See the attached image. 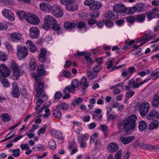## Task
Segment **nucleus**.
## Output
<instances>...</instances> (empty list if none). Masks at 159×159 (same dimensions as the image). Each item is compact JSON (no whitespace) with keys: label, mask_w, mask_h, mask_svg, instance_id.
<instances>
[{"label":"nucleus","mask_w":159,"mask_h":159,"mask_svg":"<svg viewBox=\"0 0 159 159\" xmlns=\"http://www.w3.org/2000/svg\"><path fill=\"white\" fill-rule=\"evenodd\" d=\"M137 118L135 114L132 115L123 120L122 123L123 129L127 133L130 130H132L136 126V121Z\"/></svg>","instance_id":"obj_1"},{"label":"nucleus","mask_w":159,"mask_h":159,"mask_svg":"<svg viewBox=\"0 0 159 159\" xmlns=\"http://www.w3.org/2000/svg\"><path fill=\"white\" fill-rule=\"evenodd\" d=\"M32 76L36 82V83L35 84V85H36V97H39L43 91L44 85L43 83L41 82L42 80L40 77L39 76H37V75L35 73H32Z\"/></svg>","instance_id":"obj_2"},{"label":"nucleus","mask_w":159,"mask_h":159,"mask_svg":"<svg viewBox=\"0 0 159 159\" xmlns=\"http://www.w3.org/2000/svg\"><path fill=\"white\" fill-rule=\"evenodd\" d=\"M11 68L13 70L12 79L14 80H17L19 76L23 74L24 71L22 68L21 66H19L15 62H12Z\"/></svg>","instance_id":"obj_3"},{"label":"nucleus","mask_w":159,"mask_h":159,"mask_svg":"<svg viewBox=\"0 0 159 159\" xmlns=\"http://www.w3.org/2000/svg\"><path fill=\"white\" fill-rule=\"evenodd\" d=\"M44 24L42 27L45 30H48L57 23V20L54 18L51 15H46L44 18Z\"/></svg>","instance_id":"obj_4"},{"label":"nucleus","mask_w":159,"mask_h":159,"mask_svg":"<svg viewBox=\"0 0 159 159\" xmlns=\"http://www.w3.org/2000/svg\"><path fill=\"white\" fill-rule=\"evenodd\" d=\"M137 107L139 110V112L142 116H144L148 111L150 108V105L147 102L138 103Z\"/></svg>","instance_id":"obj_5"},{"label":"nucleus","mask_w":159,"mask_h":159,"mask_svg":"<svg viewBox=\"0 0 159 159\" xmlns=\"http://www.w3.org/2000/svg\"><path fill=\"white\" fill-rule=\"evenodd\" d=\"M25 20L29 23L35 25H38L40 21L39 19L37 16L32 13L27 14Z\"/></svg>","instance_id":"obj_6"},{"label":"nucleus","mask_w":159,"mask_h":159,"mask_svg":"<svg viewBox=\"0 0 159 159\" xmlns=\"http://www.w3.org/2000/svg\"><path fill=\"white\" fill-rule=\"evenodd\" d=\"M17 51V56L20 60L25 58L28 54V50L25 46L18 47Z\"/></svg>","instance_id":"obj_7"},{"label":"nucleus","mask_w":159,"mask_h":159,"mask_svg":"<svg viewBox=\"0 0 159 159\" xmlns=\"http://www.w3.org/2000/svg\"><path fill=\"white\" fill-rule=\"evenodd\" d=\"M2 15L8 20L13 21L15 19L14 14L11 10L6 8L3 9L2 11Z\"/></svg>","instance_id":"obj_8"},{"label":"nucleus","mask_w":159,"mask_h":159,"mask_svg":"<svg viewBox=\"0 0 159 159\" xmlns=\"http://www.w3.org/2000/svg\"><path fill=\"white\" fill-rule=\"evenodd\" d=\"M10 73L8 67L4 64L0 65V75L2 76L7 77L9 76Z\"/></svg>","instance_id":"obj_9"},{"label":"nucleus","mask_w":159,"mask_h":159,"mask_svg":"<svg viewBox=\"0 0 159 159\" xmlns=\"http://www.w3.org/2000/svg\"><path fill=\"white\" fill-rule=\"evenodd\" d=\"M39 7L43 11L46 12H50L52 11L53 7L50 4L44 2L40 3Z\"/></svg>","instance_id":"obj_10"},{"label":"nucleus","mask_w":159,"mask_h":159,"mask_svg":"<svg viewBox=\"0 0 159 159\" xmlns=\"http://www.w3.org/2000/svg\"><path fill=\"white\" fill-rule=\"evenodd\" d=\"M52 13L56 17L59 18L63 16V12L58 6L54 5L52 11Z\"/></svg>","instance_id":"obj_11"},{"label":"nucleus","mask_w":159,"mask_h":159,"mask_svg":"<svg viewBox=\"0 0 159 159\" xmlns=\"http://www.w3.org/2000/svg\"><path fill=\"white\" fill-rule=\"evenodd\" d=\"M113 11L117 13H126V8L121 4H115L113 6Z\"/></svg>","instance_id":"obj_12"},{"label":"nucleus","mask_w":159,"mask_h":159,"mask_svg":"<svg viewBox=\"0 0 159 159\" xmlns=\"http://www.w3.org/2000/svg\"><path fill=\"white\" fill-rule=\"evenodd\" d=\"M22 35L16 32L12 33L10 35L11 40L13 42H18L22 39Z\"/></svg>","instance_id":"obj_13"},{"label":"nucleus","mask_w":159,"mask_h":159,"mask_svg":"<svg viewBox=\"0 0 159 159\" xmlns=\"http://www.w3.org/2000/svg\"><path fill=\"white\" fill-rule=\"evenodd\" d=\"M147 119L149 120H152L156 118H159V114L158 112L155 110H151L149 113L146 116Z\"/></svg>","instance_id":"obj_14"},{"label":"nucleus","mask_w":159,"mask_h":159,"mask_svg":"<svg viewBox=\"0 0 159 159\" xmlns=\"http://www.w3.org/2000/svg\"><path fill=\"white\" fill-rule=\"evenodd\" d=\"M12 87L11 93L15 97H18L20 94L19 90L18 87L17 83L16 82H13L12 84Z\"/></svg>","instance_id":"obj_15"},{"label":"nucleus","mask_w":159,"mask_h":159,"mask_svg":"<svg viewBox=\"0 0 159 159\" xmlns=\"http://www.w3.org/2000/svg\"><path fill=\"white\" fill-rule=\"evenodd\" d=\"M107 149L111 153L116 152L119 148L118 144L115 142L110 143L107 146Z\"/></svg>","instance_id":"obj_16"},{"label":"nucleus","mask_w":159,"mask_h":159,"mask_svg":"<svg viewBox=\"0 0 159 159\" xmlns=\"http://www.w3.org/2000/svg\"><path fill=\"white\" fill-rule=\"evenodd\" d=\"M39 31L37 27H32L30 29V37L32 38H36L38 37Z\"/></svg>","instance_id":"obj_17"},{"label":"nucleus","mask_w":159,"mask_h":159,"mask_svg":"<svg viewBox=\"0 0 159 159\" xmlns=\"http://www.w3.org/2000/svg\"><path fill=\"white\" fill-rule=\"evenodd\" d=\"M26 44L27 47L29 48L30 52L34 53L36 52L37 50V48L31 41L27 40L26 42Z\"/></svg>","instance_id":"obj_18"},{"label":"nucleus","mask_w":159,"mask_h":159,"mask_svg":"<svg viewBox=\"0 0 159 159\" xmlns=\"http://www.w3.org/2000/svg\"><path fill=\"white\" fill-rule=\"evenodd\" d=\"M135 138L134 136H128L126 137H120V141L123 144H126L129 143Z\"/></svg>","instance_id":"obj_19"},{"label":"nucleus","mask_w":159,"mask_h":159,"mask_svg":"<svg viewBox=\"0 0 159 159\" xmlns=\"http://www.w3.org/2000/svg\"><path fill=\"white\" fill-rule=\"evenodd\" d=\"M80 83L76 79H74L71 82L70 86H69L72 92V93H74L75 91V89L78 87Z\"/></svg>","instance_id":"obj_20"},{"label":"nucleus","mask_w":159,"mask_h":159,"mask_svg":"<svg viewBox=\"0 0 159 159\" xmlns=\"http://www.w3.org/2000/svg\"><path fill=\"white\" fill-rule=\"evenodd\" d=\"M51 27L53 30L57 32V34H60L63 33V29L57 23L54 24Z\"/></svg>","instance_id":"obj_21"},{"label":"nucleus","mask_w":159,"mask_h":159,"mask_svg":"<svg viewBox=\"0 0 159 159\" xmlns=\"http://www.w3.org/2000/svg\"><path fill=\"white\" fill-rule=\"evenodd\" d=\"M40 67H42V68H38L37 70V73H36L37 75V76H39L40 77V76L46 75L48 74L44 70L43 65H41Z\"/></svg>","instance_id":"obj_22"},{"label":"nucleus","mask_w":159,"mask_h":159,"mask_svg":"<svg viewBox=\"0 0 159 159\" xmlns=\"http://www.w3.org/2000/svg\"><path fill=\"white\" fill-rule=\"evenodd\" d=\"M102 5L101 2L94 1L92 4L90 6V8L93 10H97L102 7Z\"/></svg>","instance_id":"obj_23"},{"label":"nucleus","mask_w":159,"mask_h":159,"mask_svg":"<svg viewBox=\"0 0 159 159\" xmlns=\"http://www.w3.org/2000/svg\"><path fill=\"white\" fill-rule=\"evenodd\" d=\"M50 133L52 136L56 138L61 139L62 138V134L61 132L52 130L50 131Z\"/></svg>","instance_id":"obj_24"},{"label":"nucleus","mask_w":159,"mask_h":159,"mask_svg":"<svg viewBox=\"0 0 159 159\" xmlns=\"http://www.w3.org/2000/svg\"><path fill=\"white\" fill-rule=\"evenodd\" d=\"M68 4L66 6V10L69 11H74L77 10L78 9V6L77 4Z\"/></svg>","instance_id":"obj_25"},{"label":"nucleus","mask_w":159,"mask_h":159,"mask_svg":"<svg viewBox=\"0 0 159 159\" xmlns=\"http://www.w3.org/2000/svg\"><path fill=\"white\" fill-rule=\"evenodd\" d=\"M80 84L81 85H83L82 87L83 90L86 89L89 86V84L87 82L86 79L84 77L81 79Z\"/></svg>","instance_id":"obj_26"},{"label":"nucleus","mask_w":159,"mask_h":159,"mask_svg":"<svg viewBox=\"0 0 159 159\" xmlns=\"http://www.w3.org/2000/svg\"><path fill=\"white\" fill-rule=\"evenodd\" d=\"M147 127V124L144 120H141L139 122V128L140 131L145 130Z\"/></svg>","instance_id":"obj_27"},{"label":"nucleus","mask_w":159,"mask_h":159,"mask_svg":"<svg viewBox=\"0 0 159 159\" xmlns=\"http://www.w3.org/2000/svg\"><path fill=\"white\" fill-rule=\"evenodd\" d=\"M69 107L68 105L66 102H63L59 104L56 106V108L63 111L67 110Z\"/></svg>","instance_id":"obj_28"},{"label":"nucleus","mask_w":159,"mask_h":159,"mask_svg":"<svg viewBox=\"0 0 159 159\" xmlns=\"http://www.w3.org/2000/svg\"><path fill=\"white\" fill-rule=\"evenodd\" d=\"M101 113L102 110L101 109L98 108L96 109L93 112L92 116L93 118L95 119L98 116H99V118H101L102 116Z\"/></svg>","instance_id":"obj_29"},{"label":"nucleus","mask_w":159,"mask_h":159,"mask_svg":"<svg viewBox=\"0 0 159 159\" xmlns=\"http://www.w3.org/2000/svg\"><path fill=\"white\" fill-rule=\"evenodd\" d=\"M71 91L69 86L66 87L64 90V93L65 95L63 97V99H66L69 98L70 97V95L69 94V93H72Z\"/></svg>","instance_id":"obj_30"},{"label":"nucleus","mask_w":159,"mask_h":159,"mask_svg":"<svg viewBox=\"0 0 159 159\" xmlns=\"http://www.w3.org/2000/svg\"><path fill=\"white\" fill-rule=\"evenodd\" d=\"M64 25L65 29L71 30L75 27V24L74 22H68L65 23Z\"/></svg>","instance_id":"obj_31"},{"label":"nucleus","mask_w":159,"mask_h":159,"mask_svg":"<svg viewBox=\"0 0 159 159\" xmlns=\"http://www.w3.org/2000/svg\"><path fill=\"white\" fill-rule=\"evenodd\" d=\"M158 12V10L157 9H154L152 12H150L148 13L147 17L149 19L151 20L155 18Z\"/></svg>","instance_id":"obj_32"},{"label":"nucleus","mask_w":159,"mask_h":159,"mask_svg":"<svg viewBox=\"0 0 159 159\" xmlns=\"http://www.w3.org/2000/svg\"><path fill=\"white\" fill-rule=\"evenodd\" d=\"M152 103V106L154 107H157L159 105V96L158 95H155Z\"/></svg>","instance_id":"obj_33"},{"label":"nucleus","mask_w":159,"mask_h":159,"mask_svg":"<svg viewBox=\"0 0 159 159\" xmlns=\"http://www.w3.org/2000/svg\"><path fill=\"white\" fill-rule=\"evenodd\" d=\"M135 11H137L136 7H133L126 8V13L127 14H133Z\"/></svg>","instance_id":"obj_34"},{"label":"nucleus","mask_w":159,"mask_h":159,"mask_svg":"<svg viewBox=\"0 0 159 159\" xmlns=\"http://www.w3.org/2000/svg\"><path fill=\"white\" fill-rule=\"evenodd\" d=\"M8 59L7 55L4 52L0 51V61L4 62Z\"/></svg>","instance_id":"obj_35"},{"label":"nucleus","mask_w":159,"mask_h":159,"mask_svg":"<svg viewBox=\"0 0 159 159\" xmlns=\"http://www.w3.org/2000/svg\"><path fill=\"white\" fill-rule=\"evenodd\" d=\"M141 45V44H140L139 46H137L135 45H134L133 46L136 49L133 51L132 54L134 55L139 54L142 51L141 48H139V46Z\"/></svg>","instance_id":"obj_36"},{"label":"nucleus","mask_w":159,"mask_h":159,"mask_svg":"<svg viewBox=\"0 0 159 159\" xmlns=\"http://www.w3.org/2000/svg\"><path fill=\"white\" fill-rule=\"evenodd\" d=\"M145 17L146 16L144 14H141L136 17V20L139 22H142L145 20Z\"/></svg>","instance_id":"obj_37"},{"label":"nucleus","mask_w":159,"mask_h":159,"mask_svg":"<svg viewBox=\"0 0 159 159\" xmlns=\"http://www.w3.org/2000/svg\"><path fill=\"white\" fill-rule=\"evenodd\" d=\"M105 17L108 19H114L117 17L112 12H108L105 15Z\"/></svg>","instance_id":"obj_38"},{"label":"nucleus","mask_w":159,"mask_h":159,"mask_svg":"<svg viewBox=\"0 0 159 159\" xmlns=\"http://www.w3.org/2000/svg\"><path fill=\"white\" fill-rule=\"evenodd\" d=\"M37 65L35 59L34 58H32L30 63V68L32 70H34L35 68Z\"/></svg>","instance_id":"obj_39"},{"label":"nucleus","mask_w":159,"mask_h":159,"mask_svg":"<svg viewBox=\"0 0 159 159\" xmlns=\"http://www.w3.org/2000/svg\"><path fill=\"white\" fill-rule=\"evenodd\" d=\"M159 125V122L158 120H155L151 123L149 125V129L152 130L156 129Z\"/></svg>","instance_id":"obj_40"},{"label":"nucleus","mask_w":159,"mask_h":159,"mask_svg":"<svg viewBox=\"0 0 159 159\" xmlns=\"http://www.w3.org/2000/svg\"><path fill=\"white\" fill-rule=\"evenodd\" d=\"M59 109L54 110L53 112V114L54 117L57 119H60L61 116V113Z\"/></svg>","instance_id":"obj_41"},{"label":"nucleus","mask_w":159,"mask_h":159,"mask_svg":"<svg viewBox=\"0 0 159 159\" xmlns=\"http://www.w3.org/2000/svg\"><path fill=\"white\" fill-rule=\"evenodd\" d=\"M0 79L4 87L7 88L9 86L10 84L7 79L1 77L0 78Z\"/></svg>","instance_id":"obj_42"},{"label":"nucleus","mask_w":159,"mask_h":159,"mask_svg":"<svg viewBox=\"0 0 159 159\" xmlns=\"http://www.w3.org/2000/svg\"><path fill=\"white\" fill-rule=\"evenodd\" d=\"M115 60L114 58L109 59L106 62V65L107 66V68L110 69L114 65Z\"/></svg>","instance_id":"obj_43"},{"label":"nucleus","mask_w":159,"mask_h":159,"mask_svg":"<svg viewBox=\"0 0 159 159\" xmlns=\"http://www.w3.org/2000/svg\"><path fill=\"white\" fill-rule=\"evenodd\" d=\"M89 137L88 134H82L78 138V141H85L87 140Z\"/></svg>","instance_id":"obj_44"},{"label":"nucleus","mask_w":159,"mask_h":159,"mask_svg":"<svg viewBox=\"0 0 159 159\" xmlns=\"http://www.w3.org/2000/svg\"><path fill=\"white\" fill-rule=\"evenodd\" d=\"M152 37H153L152 35H145L142 38L141 41L143 43H145L152 38Z\"/></svg>","instance_id":"obj_45"},{"label":"nucleus","mask_w":159,"mask_h":159,"mask_svg":"<svg viewBox=\"0 0 159 159\" xmlns=\"http://www.w3.org/2000/svg\"><path fill=\"white\" fill-rule=\"evenodd\" d=\"M83 99L79 98L75 99L74 101L72 102L71 104L73 106H77L80 105L83 101Z\"/></svg>","instance_id":"obj_46"},{"label":"nucleus","mask_w":159,"mask_h":159,"mask_svg":"<svg viewBox=\"0 0 159 159\" xmlns=\"http://www.w3.org/2000/svg\"><path fill=\"white\" fill-rule=\"evenodd\" d=\"M47 129V125H45L42 127L38 131V134L39 137H40L42 135L44 134L46 132Z\"/></svg>","instance_id":"obj_47"},{"label":"nucleus","mask_w":159,"mask_h":159,"mask_svg":"<svg viewBox=\"0 0 159 159\" xmlns=\"http://www.w3.org/2000/svg\"><path fill=\"white\" fill-rule=\"evenodd\" d=\"M26 15L27 14H26L25 12L22 11H19L17 13V15L20 20H22L24 18L25 20Z\"/></svg>","instance_id":"obj_48"},{"label":"nucleus","mask_w":159,"mask_h":159,"mask_svg":"<svg viewBox=\"0 0 159 159\" xmlns=\"http://www.w3.org/2000/svg\"><path fill=\"white\" fill-rule=\"evenodd\" d=\"M2 119L3 121L5 122L10 121L11 118L8 114L5 113L2 114Z\"/></svg>","instance_id":"obj_49"},{"label":"nucleus","mask_w":159,"mask_h":159,"mask_svg":"<svg viewBox=\"0 0 159 159\" xmlns=\"http://www.w3.org/2000/svg\"><path fill=\"white\" fill-rule=\"evenodd\" d=\"M49 146L52 149H55L56 147V143L53 140H51L49 142Z\"/></svg>","instance_id":"obj_50"},{"label":"nucleus","mask_w":159,"mask_h":159,"mask_svg":"<svg viewBox=\"0 0 159 159\" xmlns=\"http://www.w3.org/2000/svg\"><path fill=\"white\" fill-rule=\"evenodd\" d=\"M127 70L128 72L129 77L127 79H129L131 75L135 71V68L134 67H131L129 68Z\"/></svg>","instance_id":"obj_51"},{"label":"nucleus","mask_w":159,"mask_h":159,"mask_svg":"<svg viewBox=\"0 0 159 159\" xmlns=\"http://www.w3.org/2000/svg\"><path fill=\"white\" fill-rule=\"evenodd\" d=\"M122 150L120 149L117 151L115 155V159H121L122 156Z\"/></svg>","instance_id":"obj_52"},{"label":"nucleus","mask_w":159,"mask_h":159,"mask_svg":"<svg viewBox=\"0 0 159 159\" xmlns=\"http://www.w3.org/2000/svg\"><path fill=\"white\" fill-rule=\"evenodd\" d=\"M20 155V150L19 148H16L13 149L12 155L15 157H17Z\"/></svg>","instance_id":"obj_53"},{"label":"nucleus","mask_w":159,"mask_h":159,"mask_svg":"<svg viewBox=\"0 0 159 159\" xmlns=\"http://www.w3.org/2000/svg\"><path fill=\"white\" fill-rule=\"evenodd\" d=\"M133 80H130L129 81L128 85L125 86V89L127 90H129L130 89L133 88Z\"/></svg>","instance_id":"obj_54"},{"label":"nucleus","mask_w":159,"mask_h":159,"mask_svg":"<svg viewBox=\"0 0 159 159\" xmlns=\"http://www.w3.org/2000/svg\"><path fill=\"white\" fill-rule=\"evenodd\" d=\"M78 28L79 29H82L86 27V25L84 22H79L76 24Z\"/></svg>","instance_id":"obj_55"},{"label":"nucleus","mask_w":159,"mask_h":159,"mask_svg":"<svg viewBox=\"0 0 159 159\" xmlns=\"http://www.w3.org/2000/svg\"><path fill=\"white\" fill-rule=\"evenodd\" d=\"M60 2L61 4L66 5V6L72 2L70 0H60Z\"/></svg>","instance_id":"obj_56"},{"label":"nucleus","mask_w":159,"mask_h":159,"mask_svg":"<svg viewBox=\"0 0 159 159\" xmlns=\"http://www.w3.org/2000/svg\"><path fill=\"white\" fill-rule=\"evenodd\" d=\"M127 21L129 23H133L135 20V17L133 16H129L126 18Z\"/></svg>","instance_id":"obj_57"},{"label":"nucleus","mask_w":159,"mask_h":159,"mask_svg":"<svg viewBox=\"0 0 159 159\" xmlns=\"http://www.w3.org/2000/svg\"><path fill=\"white\" fill-rule=\"evenodd\" d=\"M85 54V53L83 52H80L78 51L77 53H75L73 55V57L77 59L78 58V56H82L84 55Z\"/></svg>","instance_id":"obj_58"},{"label":"nucleus","mask_w":159,"mask_h":159,"mask_svg":"<svg viewBox=\"0 0 159 159\" xmlns=\"http://www.w3.org/2000/svg\"><path fill=\"white\" fill-rule=\"evenodd\" d=\"M98 136V134L97 133H95L93 134L91 137L90 142H95V141L96 140Z\"/></svg>","instance_id":"obj_59"},{"label":"nucleus","mask_w":159,"mask_h":159,"mask_svg":"<svg viewBox=\"0 0 159 159\" xmlns=\"http://www.w3.org/2000/svg\"><path fill=\"white\" fill-rule=\"evenodd\" d=\"M20 147L22 150H28L30 149V147L27 144L22 143L20 145Z\"/></svg>","instance_id":"obj_60"},{"label":"nucleus","mask_w":159,"mask_h":159,"mask_svg":"<svg viewBox=\"0 0 159 159\" xmlns=\"http://www.w3.org/2000/svg\"><path fill=\"white\" fill-rule=\"evenodd\" d=\"M101 130L103 132L107 131L108 129L107 125L104 124L101 125H100Z\"/></svg>","instance_id":"obj_61"},{"label":"nucleus","mask_w":159,"mask_h":159,"mask_svg":"<svg viewBox=\"0 0 159 159\" xmlns=\"http://www.w3.org/2000/svg\"><path fill=\"white\" fill-rule=\"evenodd\" d=\"M99 12L96 11L94 12H92L90 14V16L92 18H96L98 17L99 16Z\"/></svg>","instance_id":"obj_62"},{"label":"nucleus","mask_w":159,"mask_h":159,"mask_svg":"<svg viewBox=\"0 0 159 159\" xmlns=\"http://www.w3.org/2000/svg\"><path fill=\"white\" fill-rule=\"evenodd\" d=\"M136 7L138 12H142L144 10L143 6L142 4H139Z\"/></svg>","instance_id":"obj_63"},{"label":"nucleus","mask_w":159,"mask_h":159,"mask_svg":"<svg viewBox=\"0 0 159 159\" xmlns=\"http://www.w3.org/2000/svg\"><path fill=\"white\" fill-rule=\"evenodd\" d=\"M7 28V26L6 24L0 23V31L5 30Z\"/></svg>","instance_id":"obj_64"}]
</instances>
